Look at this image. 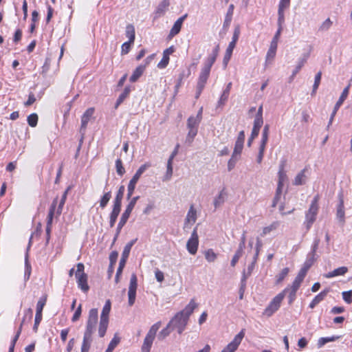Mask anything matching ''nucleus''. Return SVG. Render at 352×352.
I'll list each match as a JSON object with an SVG mask.
<instances>
[{
  "label": "nucleus",
  "instance_id": "39448f33",
  "mask_svg": "<svg viewBox=\"0 0 352 352\" xmlns=\"http://www.w3.org/2000/svg\"><path fill=\"white\" fill-rule=\"evenodd\" d=\"M289 288H285L280 293L276 295L270 302L268 306L265 309L263 315L270 317L275 313L280 307V304L284 299Z\"/></svg>",
  "mask_w": 352,
  "mask_h": 352
},
{
  "label": "nucleus",
  "instance_id": "2f4dec72",
  "mask_svg": "<svg viewBox=\"0 0 352 352\" xmlns=\"http://www.w3.org/2000/svg\"><path fill=\"white\" fill-rule=\"evenodd\" d=\"M277 47L278 44L275 43V42H271L270 48L266 55L267 60L274 59L276 56Z\"/></svg>",
  "mask_w": 352,
  "mask_h": 352
},
{
  "label": "nucleus",
  "instance_id": "a211bd4d",
  "mask_svg": "<svg viewBox=\"0 0 352 352\" xmlns=\"http://www.w3.org/2000/svg\"><path fill=\"white\" fill-rule=\"evenodd\" d=\"M227 192L226 190V188H223L219 192V194L214 199L213 204L215 209L220 207L225 202Z\"/></svg>",
  "mask_w": 352,
  "mask_h": 352
},
{
  "label": "nucleus",
  "instance_id": "774afa93",
  "mask_svg": "<svg viewBox=\"0 0 352 352\" xmlns=\"http://www.w3.org/2000/svg\"><path fill=\"white\" fill-rule=\"evenodd\" d=\"M118 257V252L117 251H113L109 255V265H113L116 263Z\"/></svg>",
  "mask_w": 352,
  "mask_h": 352
},
{
  "label": "nucleus",
  "instance_id": "8fccbe9b",
  "mask_svg": "<svg viewBox=\"0 0 352 352\" xmlns=\"http://www.w3.org/2000/svg\"><path fill=\"white\" fill-rule=\"evenodd\" d=\"M116 168L118 175L122 176L125 173V169L122 166V162L120 159H117L116 161Z\"/></svg>",
  "mask_w": 352,
  "mask_h": 352
},
{
  "label": "nucleus",
  "instance_id": "de8ad7c7",
  "mask_svg": "<svg viewBox=\"0 0 352 352\" xmlns=\"http://www.w3.org/2000/svg\"><path fill=\"white\" fill-rule=\"evenodd\" d=\"M265 146H266V144L260 143V146H259V148H258V153L257 158H256V162L258 164H261L262 162V160H263V158L264 156Z\"/></svg>",
  "mask_w": 352,
  "mask_h": 352
},
{
  "label": "nucleus",
  "instance_id": "dca6fc26",
  "mask_svg": "<svg viewBox=\"0 0 352 352\" xmlns=\"http://www.w3.org/2000/svg\"><path fill=\"white\" fill-rule=\"evenodd\" d=\"M197 307V304L195 302L194 299H191L185 308L179 312H182V316L189 320L190 315L193 313Z\"/></svg>",
  "mask_w": 352,
  "mask_h": 352
},
{
  "label": "nucleus",
  "instance_id": "20e7f679",
  "mask_svg": "<svg viewBox=\"0 0 352 352\" xmlns=\"http://www.w3.org/2000/svg\"><path fill=\"white\" fill-rule=\"evenodd\" d=\"M139 198H140L139 196L133 197L131 199L129 204L126 206V208L124 212L122 214L120 221L118 224L117 229H116V233L115 237L113 239V243H114L116 241L118 235L120 233L122 228H123V226L126 224V221H128V219L130 217V214H131L137 201L139 199Z\"/></svg>",
  "mask_w": 352,
  "mask_h": 352
},
{
  "label": "nucleus",
  "instance_id": "0e129e2a",
  "mask_svg": "<svg viewBox=\"0 0 352 352\" xmlns=\"http://www.w3.org/2000/svg\"><path fill=\"white\" fill-rule=\"evenodd\" d=\"M229 96V89H225L221 96V98L218 102V106H221L225 103Z\"/></svg>",
  "mask_w": 352,
  "mask_h": 352
},
{
  "label": "nucleus",
  "instance_id": "0eeeda50",
  "mask_svg": "<svg viewBox=\"0 0 352 352\" xmlns=\"http://www.w3.org/2000/svg\"><path fill=\"white\" fill-rule=\"evenodd\" d=\"M161 326V322L159 321L151 326L148 331L142 346V352H150L153 340L158 329Z\"/></svg>",
  "mask_w": 352,
  "mask_h": 352
},
{
  "label": "nucleus",
  "instance_id": "f257e3e1",
  "mask_svg": "<svg viewBox=\"0 0 352 352\" xmlns=\"http://www.w3.org/2000/svg\"><path fill=\"white\" fill-rule=\"evenodd\" d=\"M98 320V309L93 308L89 310L86 329L83 336L81 346V352H89L92 342V335L96 330V326Z\"/></svg>",
  "mask_w": 352,
  "mask_h": 352
},
{
  "label": "nucleus",
  "instance_id": "f03ea898",
  "mask_svg": "<svg viewBox=\"0 0 352 352\" xmlns=\"http://www.w3.org/2000/svg\"><path fill=\"white\" fill-rule=\"evenodd\" d=\"M219 52V45H217L212 50V53L207 58L203 68L200 72L198 79L199 88H204L209 78L211 67L216 61Z\"/></svg>",
  "mask_w": 352,
  "mask_h": 352
},
{
  "label": "nucleus",
  "instance_id": "c9c22d12",
  "mask_svg": "<svg viewBox=\"0 0 352 352\" xmlns=\"http://www.w3.org/2000/svg\"><path fill=\"white\" fill-rule=\"evenodd\" d=\"M235 46L236 45H234L229 43L223 57V63L225 64V65H227L228 61L230 60Z\"/></svg>",
  "mask_w": 352,
  "mask_h": 352
},
{
  "label": "nucleus",
  "instance_id": "4be33fe9",
  "mask_svg": "<svg viewBox=\"0 0 352 352\" xmlns=\"http://www.w3.org/2000/svg\"><path fill=\"white\" fill-rule=\"evenodd\" d=\"M146 69V65H140L135 68L132 75L129 78V80L132 82L137 81L143 74Z\"/></svg>",
  "mask_w": 352,
  "mask_h": 352
},
{
  "label": "nucleus",
  "instance_id": "37998d69",
  "mask_svg": "<svg viewBox=\"0 0 352 352\" xmlns=\"http://www.w3.org/2000/svg\"><path fill=\"white\" fill-rule=\"evenodd\" d=\"M135 241H131L129 243H128L124 248L123 252L122 253V258H124L126 259L128 258L131 248L134 244Z\"/></svg>",
  "mask_w": 352,
  "mask_h": 352
},
{
  "label": "nucleus",
  "instance_id": "6ab92c4d",
  "mask_svg": "<svg viewBox=\"0 0 352 352\" xmlns=\"http://www.w3.org/2000/svg\"><path fill=\"white\" fill-rule=\"evenodd\" d=\"M94 113V109L91 107L86 110V111L83 113L81 118V130L85 129L87 128V125Z\"/></svg>",
  "mask_w": 352,
  "mask_h": 352
},
{
  "label": "nucleus",
  "instance_id": "5fc2aeb1",
  "mask_svg": "<svg viewBox=\"0 0 352 352\" xmlns=\"http://www.w3.org/2000/svg\"><path fill=\"white\" fill-rule=\"evenodd\" d=\"M25 318H28V321H30L32 320V309L31 308H29V309H28L25 311L24 316L23 318V320L21 321V323L20 324V327H19V329L18 331H19L20 329L21 330L22 329V326L25 323Z\"/></svg>",
  "mask_w": 352,
  "mask_h": 352
},
{
  "label": "nucleus",
  "instance_id": "b1692460",
  "mask_svg": "<svg viewBox=\"0 0 352 352\" xmlns=\"http://www.w3.org/2000/svg\"><path fill=\"white\" fill-rule=\"evenodd\" d=\"M348 272V268L346 267H340L337 269H335L332 272H330L324 275V276L327 278H333L337 276L344 275Z\"/></svg>",
  "mask_w": 352,
  "mask_h": 352
},
{
  "label": "nucleus",
  "instance_id": "bf43d9fd",
  "mask_svg": "<svg viewBox=\"0 0 352 352\" xmlns=\"http://www.w3.org/2000/svg\"><path fill=\"white\" fill-rule=\"evenodd\" d=\"M133 44V43H130V41L124 43L121 47V54H128L131 50V46Z\"/></svg>",
  "mask_w": 352,
  "mask_h": 352
},
{
  "label": "nucleus",
  "instance_id": "473e14b6",
  "mask_svg": "<svg viewBox=\"0 0 352 352\" xmlns=\"http://www.w3.org/2000/svg\"><path fill=\"white\" fill-rule=\"evenodd\" d=\"M120 342V338L118 336L117 333L114 335V337L111 340L110 343L108 345L107 349L104 352H112L114 349L118 346V344Z\"/></svg>",
  "mask_w": 352,
  "mask_h": 352
},
{
  "label": "nucleus",
  "instance_id": "cd10ccee",
  "mask_svg": "<svg viewBox=\"0 0 352 352\" xmlns=\"http://www.w3.org/2000/svg\"><path fill=\"white\" fill-rule=\"evenodd\" d=\"M319 199H320V196L318 195H316L314 197V199L311 201V204L309 206V208L307 211L309 213L313 214L314 215L317 216L318 209H319V206H318Z\"/></svg>",
  "mask_w": 352,
  "mask_h": 352
},
{
  "label": "nucleus",
  "instance_id": "1a4fd4ad",
  "mask_svg": "<svg viewBox=\"0 0 352 352\" xmlns=\"http://www.w3.org/2000/svg\"><path fill=\"white\" fill-rule=\"evenodd\" d=\"M138 287V279L135 274H132L130 278V283L128 291L129 305L132 306L135 303L136 290Z\"/></svg>",
  "mask_w": 352,
  "mask_h": 352
},
{
  "label": "nucleus",
  "instance_id": "58836bf2",
  "mask_svg": "<svg viewBox=\"0 0 352 352\" xmlns=\"http://www.w3.org/2000/svg\"><path fill=\"white\" fill-rule=\"evenodd\" d=\"M337 338H338V337H336V336L320 338L318 340V343H317L318 347L320 348V347L323 346L325 344H327L329 342L335 341Z\"/></svg>",
  "mask_w": 352,
  "mask_h": 352
},
{
  "label": "nucleus",
  "instance_id": "72a5a7b5",
  "mask_svg": "<svg viewBox=\"0 0 352 352\" xmlns=\"http://www.w3.org/2000/svg\"><path fill=\"white\" fill-rule=\"evenodd\" d=\"M280 225L279 221H274L272 222L269 226H266L263 228V232L261 233V236H263L267 234H269L270 232L276 230Z\"/></svg>",
  "mask_w": 352,
  "mask_h": 352
},
{
  "label": "nucleus",
  "instance_id": "f704fd0d",
  "mask_svg": "<svg viewBox=\"0 0 352 352\" xmlns=\"http://www.w3.org/2000/svg\"><path fill=\"white\" fill-rule=\"evenodd\" d=\"M316 219V216L313 214H310L308 212L305 214V224L306 226L307 230H309L314 221Z\"/></svg>",
  "mask_w": 352,
  "mask_h": 352
},
{
  "label": "nucleus",
  "instance_id": "393cba45",
  "mask_svg": "<svg viewBox=\"0 0 352 352\" xmlns=\"http://www.w3.org/2000/svg\"><path fill=\"white\" fill-rule=\"evenodd\" d=\"M285 168V161H282L281 163L279 165V170H278V184L283 185L284 183L287 180V176L284 170Z\"/></svg>",
  "mask_w": 352,
  "mask_h": 352
},
{
  "label": "nucleus",
  "instance_id": "4d7b16f0",
  "mask_svg": "<svg viewBox=\"0 0 352 352\" xmlns=\"http://www.w3.org/2000/svg\"><path fill=\"white\" fill-rule=\"evenodd\" d=\"M343 300L348 304L352 302V290L343 292L342 293Z\"/></svg>",
  "mask_w": 352,
  "mask_h": 352
},
{
  "label": "nucleus",
  "instance_id": "7c9ffc66",
  "mask_svg": "<svg viewBox=\"0 0 352 352\" xmlns=\"http://www.w3.org/2000/svg\"><path fill=\"white\" fill-rule=\"evenodd\" d=\"M126 36L129 38L130 43H134L135 38V32L134 26L131 24L126 27Z\"/></svg>",
  "mask_w": 352,
  "mask_h": 352
},
{
  "label": "nucleus",
  "instance_id": "4468645a",
  "mask_svg": "<svg viewBox=\"0 0 352 352\" xmlns=\"http://www.w3.org/2000/svg\"><path fill=\"white\" fill-rule=\"evenodd\" d=\"M187 14L179 17L173 24V26L170 30L169 34L168 36L169 39L173 38L175 36L178 34L182 29V24L187 17Z\"/></svg>",
  "mask_w": 352,
  "mask_h": 352
},
{
  "label": "nucleus",
  "instance_id": "13d9d810",
  "mask_svg": "<svg viewBox=\"0 0 352 352\" xmlns=\"http://www.w3.org/2000/svg\"><path fill=\"white\" fill-rule=\"evenodd\" d=\"M290 6V0H280L278 11H283Z\"/></svg>",
  "mask_w": 352,
  "mask_h": 352
},
{
  "label": "nucleus",
  "instance_id": "a878e982",
  "mask_svg": "<svg viewBox=\"0 0 352 352\" xmlns=\"http://www.w3.org/2000/svg\"><path fill=\"white\" fill-rule=\"evenodd\" d=\"M328 293V290L325 289L320 292L318 295H316L312 301L309 304V307L311 309H314L318 303H320L322 300H324L325 296Z\"/></svg>",
  "mask_w": 352,
  "mask_h": 352
},
{
  "label": "nucleus",
  "instance_id": "c03bdc74",
  "mask_svg": "<svg viewBox=\"0 0 352 352\" xmlns=\"http://www.w3.org/2000/svg\"><path fill=\"white\" fill-rule=\"evenodd\" d=\"M316 260V257L308 254L307 258L302 267L305 268L307 270H309V268L313 265V264L314 263Z\"/></svg>",
  "mask_w": 352,
  "mask_h": 352
},
{
  "label": "nucleus",
  "instance_id": "864d4df0",
  "mask_svg": "<svg viewBox=\"0 0 352 352\" xmlns=\"http://www.w3.org/2000/svg\"><path fill=\"white\" fill-rule=\"evenodd\" d=\"M237 156L238 155L232 154L231 158L228 160V171L232 170L234 168V166L236 165V163L238 161V157Z\"/></svg>",
  "mask_w": 352,
  "mask_h": 352
},
{
  "label": "nucleus",
  "instance_id": "9b49d317",
  "mask_svg": "<svg viewBox=\"0 0 352 352\" xmlns=\"http://www.w3.org/2000/svg\"><path fill=\"white\" fill-rule=\"evenodd\" d=\"M245 336V329L241 331L235 336L233 340L230 342L221 352H234L241 344Z\"/></svg>",
  "mask_w": 352,
  "mask_h": 352
},
{
  "label": "nucleus",
  "instance_id": "603ef678",
  "mask_svg": "<svg viewBox=\"0 0 352 352\" xmlns=\"http://www.w3.org/2000/svg\"><path fill=\"white\" fill-rule=\"evenodd\" d=\"M197 134V129H189V131L186 139V142H188L189 144H191Z\"/></svg>",
  "mask_w": 352,
  "mask_h": 352
},
{
  "label": "nucleus",
  "instance_id": "a18cd8bd",
  "mask_svg": "<svg viewBox=\"0 0 352 352\" xmlns=\"http://www.w3.org/2000/svg\"><path fill=\"white\" fill-rule=\"evenodd\" d=\"M111 198V192H107L104 194V195L102 197L100 201V206L102 208H104L109 201V200Z\"/></svg>",
  "mask_w": 352,
  "mask_h": 352
},
{
  "label": "nucleus",
  "instance_id": "680f3d73",
  "mask_svg": "<svg viewBox=\"0 0 352 352\" xmlns=\"http://www.w3.org/2000/svg\"><path fill=\"white\" fill-rule=\"evenodd\" d=\"M243 250H240L239 249H238L236 252V253L234 254L232 261H231V265L232 267H234L236 263L238 262L239 258L242 256L243 254Z\"/></svg>",
  "mask_w": 352,
  "mask_h": 352
},
{
  "label": "nucleus",
  "instance_id": "c756f323",
  "mask_svg": "<svg viewBox=\"0 0 352 352\" xmlns=\"http://www.w3.org/2000/svg\"><path fill=\"white\" fill-rule=\"evenodd\" d=\"M124 190H125V188H124V186H120L119 187V189H118V190L117 192L116 196L114 201H113V204L114 205H116V206H118L121 207V206H122V198H123V196H124Z\"/></svg>",
  "mask_w": 352,
  "mask_h": 352
},
{
  "label": "nucleus",
  "instance_id": "412c9836",
  "mask_svg": "<svg viewBox=\"0 0 352 352\" xmlns=\"http://www.w3.org/2000/svg\"><path fill=\"white\" fill-rule=\"evenodd\" d=\"M57 202H58L57 198L54 199L50 207L48 215L47 217L46 227H52V226L53 218H54L55 210L56 208Z\"/></svg>",
  "mask_w": 352,
  "mask_h": 352
},
{
  "label": "nucleus",
  "instance_id": "5701e85b",
  "mask_svg": "<svg viewBox=\"0 0 352 352\" xmlns=\"http://www.w3.org/2000/svg\"><path fill=\"white\" fill-rule=\"evenodd\" d=\"M121 207L114 205L113 206V210L110 214L109 217V226L111 228H113L115 226L117 218L120 212Z\"/></svg>",
  "mask_w": 352,
  "mask_h": 352
},
{
  "label": "nucleus",
  "instance_id": "c85d7f7f",
  "mask_svg": "<svg viewBox=\"0 0 352 352\" xmlns=\"http://www.w3.org/2000/svg\"><path fill=\"white\" fill-rule=\"evenodd\" d=\"M197 220V212L195 209L194 208L193 206L192 205L190 207V209L187 213L186 219H185V224L187 223H195Z\"/></svg>",
  "mask_w": 352,
  "mask_h": 352
},
{
  "label": "nucleus",
  "instance_id": "ea45409f",
  "mask_svg": "<svg viewBox=\"0 0 352 352\" xmlns=\"http://www.w3.org/2000/svg\"><path fill=\"white\" fill-rule=\"evenodd\" d=\"M172 331L173 330L171 329L170 325L169 324V323H168L166 327L160 332L158 335V339L162 340H164L165 338L169 336Z\"/></svg>",
  "mask_w": 352,
  "mask_h": 352
},
{
  "label": "nucleus",
  "instance_id": "79ce46f5",
  "mask_svg": "<svg viewBox=\"0 0 352 352\" xmlns=\"http://www.w3.org/2000/svg\"><path fill=\"white\" fill-rule=\"evenodd\" d=\"M199 123H200V121L198 119H196L193 116H190L188 119L187 126H188V129H197V126Z\"/></svg>",
  "mask_w": 352,
  "mask_h": 352
},
{
  "label": "nucleus",
  "instance_id": "7ed1b4c3",
  "mask_svg": "<svg viewBox=\"0 0 352 352\" xmlns=\"http://www.w3.org/2000/svg\"><path fill=\"white\" fill-rule=\"evenodd\" d=\"M111 308V303L110 300H107L102 308L99 327H98V336L100 338H103L106 333L108 325H109V316Z\"/></svg>",
  "mask_w": 352,
  "mask_h": 352
},
{
  "label": "nucleus",
  "instance_id": "423d86ee",
  "mask_svg": "<svg viewBox=\"0 0 352 352\" xmlns=\"http://www.w3.org/2000/svg\"><path fill=\"white\" fill-rule=\"evenodd\" d=\"M76 267L77 270L75 272V276L78 286L84 293H87L89 289V286L87 283V274L84 272V264L82 263H78Z\"/></svg>",
  "mask_w": 352,
  "mask_h": 352
},
{
  "label": "nucleus",
  "instance_id": "3c124183",
  "mask_svg": "<svg viewBox=\"0 0 352 352\" xmlns=\"http://www.w3.org/2000/svg\"><path fill=\"white\" fill-rule=\"evenodd\" d=\"M289 271V270L288 267H285L284 269L282 270V271L276 276V277H277L276 283L277 284L281 283L284 280V278L287 276Z\"/></svg>",
  "mask_w": 352,
  "mask_h": 352
},
{
  "label": "nucleus",
  "instance_id": "f3484780",
  "mask_svg": "<svg viewBox=\"0 0 352 352\" xmlns=\"http://www.w3.org/2000/svg\"><path fill=\"white\" fill-rule=\"evenodd\" d=\"M151 166V164L150 162H146L144 164H142L136 171L135 175L133 176L131 179L130 180L131 182L134 183L135 184H137L138 182L140 177L141 175L144 173V171L150 168Z\"/></svg>",
  "mask_w": 352,
  "mask_h": 352
},
{
  "label": "nucleus",
  "instance_id": "4c0bfd02",
  "mask_svg": "<svg viewBox=\"0 0 352 352\" xmlns=\"http://www.w3.org/2000/svg\"><path fill=\"white\" fill-rule=\"evenodd\" d=\"M246 280L247 276L245 272H244L243 274V276L241 280V286L239 288V299L242 300L243 298V294L246 287Z\"/></svg>",
  "mask_w": 352,
  "mask_h": 352
},
{
  "label": "nucleus",
  "instance_id": "6e6d98bb",
  "mask_svg": "<svg viewBox=\"0 0 352 352\" xmlns=\"http://www.w3.org/2000/svg\"><path fill=\"white\" fill-rule=\"evenodd\" d=\"M241 30L239 26L235 27L234 30V33L232 36V41L230 43V44L236 45L237 41L239 40L240 36Z\"/></svg>",
  "mask_w": 352,
  "mask_h": 352
},
{
  "label": "nucleus",
  "instance_id": "052dcab7",
  "mask_svg": "<svg viewBox=\"0 0 352 352\" xmlns=\"http://www.w3.org/2000/svg\"><path fill=\"white\" fill-rule=\"evenodd\" d=\"M243 148V143L235 142L234 148L232 154L240 155Z\"/></svg>",
  "mask_w": 352,
  "mask_h": 352
},
{
  "label": "nucleus",
  "instance_id": "49530a36",
  "mask_svg": "<svg viewBox=\"0 0 352 352\" xmlns=\"http://www.w3.org/2000/svg\"><path fill=\"white\" fill-rule=\"evenodd\" d=\"M269 131H270L269 124H265L263 129L261 143L267 144V141H268Z\"/></svg>",
  "mask_w": 352,
  "mask_h": 352
},
{
  "label": "nucleus",
  "instance_id": "09e8293b",
  "mask_svg": "<svg viewBox=\"0 0 352 352\" xmlns=\"http://www.w3.org/2000/svg\"><path fill=\"white\" fill-rule=\"evenodd\" d=\"M28 124L34 127L36 126L38 122V116L36 113H32L30 116H28L27 119Z\"/></svg>",
  "mask_w": 352,
  "mask_h": 352
},
{
  "label": "nucleus",
  "instance_id": "338daca9",
  "mask_svg": "<svg viewBox=\"0 0 352 352\" xmlns=\"http://www.w3.org/2000/svg\"><path fill=\"white\" fill-rule=\"evenodd\" d=\"M135 185L134 183H132L129 181V183L128 184V187H127V196H126V198L127 199H130L133 192H134V190L135 188Z\"/></svg>",
  "mask_w": 352,
  "mask_h": 352
},
{
  "label": "nucleus",
  "instance_id": "e2e57ef3",
  "mask_svg": "<svg viewBox=\"0 0 352 352\" xmlns=\"http://www.w3.org/2000/svg\"><path fill=\"white\" fill-rule=\"evenodd\" d=\"M173 175V163L167 162V169L164 180H169Z\"/></svg>",
  "mask_w": 352,
  "mask_h": 352
},
{
  "label": "nucleus",
  "instance_id": "e433bc0d",
  "mask_svg": "<svg viewBox=\"0 0 352 352\" xmlns=\"http://www.w3.org/2000/svg\"><path fill=\"white\" fill-rule=\"evenodd\" d=\"M131 89H124V91L119 96L114 109H117L118 107L124 102V100L129 96Z\"/></svg>",
  "mask_w": 352,
  "mask_h": 352
},
{
  "label": "nucleus",
  "instance_id": "f8f14e48",
  "mask_svg": "<svg viewBox=\"0 0 352 352\" xmlns=\"http://www.w3.org/2000/svg\"><path fill=\"white\" fill-rule=\"evenodd\" d=\"M45 303H46V297L40 298L37 302L36 311V315H35V319H34V324L33 327V330L35 332L37 331L39 323L41 322V321L42 320V311H43V307H44Z\"/></svg>",
  "mask_w": 352,
  "mask_h": 352
},
{
  "label": "nucleus",
  "instance_id": "ddd939ff",
  "mask_svg": "<svg viewBox=\"0 0 352 352\" xmlns=\"http://www.w3.org/2000/svg\"><path fill=\"white\" fill-rule=\"evenodd\" d=\"M339 204L337 206L336 218L338 219L340 225L342 227L345 223V212L344 206L343 194L338 195Z\"/></svg>",
  "mask_w": 352,
  "mask_h": 352
},
{
  "label": "nucleus",
  "instance_id": "9d476101",
  "mask_svg": "<svg viewBox=\"0 0 352 352\" xmlns=\"http://www.w3.org/2000/svg\"><path fill=\"white\" fill-rule=\"evenodd\" d=\"M198 245L199 236L197 232V228H195L191 234V236L187 241L186 249L190 254L195 255L197 252Z\"/></svg>",
  "mask_w": 352,
  "mask_h": 352
},
{
  "label": "nucleus",
  "instance_id": "a19ab883",
  "mask_svg": "<svg viewBox=\"0 0 352 352\" xmlns=\"http://www.w3.org/2000/svg\"><path fill=\"white\" fill-rule=\"evenodd\" d=\"M217 255L212 249H208L205 252V258L210 263L214 262L217 259Z\"/></svg>",
  "mask_w": 352,
  "mask_h": 352
},
{
  "label": "nucleus",
  "instance_id": "6e6552de",
  "mask_svg": "<svg viewBox=\"0 0 352 352\" xmlns=\"http://www.w3.org/2000/svg\"><path fill=\"white\" fill-rule=\"evenodd\" d=\"M188 320V319L182 316V312H177L168 323L172 330L175 329L179 334H182L185 330Z\"/></svg>",
  "mask_w": 352,
  "mask_h": 352
},
{
  "label": "nucleus",
  "instance_id": "69168bd1",
  "mask_svg": "<svg viewBox=\"0 0 352 352\" xmlns=\"http://www.w3.org/2000/svg\"><path fill=\"white\" fill-rule=\"evenodd\" d=\"M169 62V57L166 54H163V57L161 61L158 63L157 67L159 68H164L167 66Z\"/></svg>",
  "mask_w": 352,
  "mask_h": 352
},
{
  "label": "nucleus",
  "instance_id": "2eb2a0df",
  "mask_svg": "<svg viewBox=\"0 0 352 352\" xmlns=\"http://www.w3.org/2000/svg\"><path fill=\"white\" fill-rule=\"evenodd\" d=\"M31 242H32V236L30 239L29 245L28 247L27 252H26L25 258V272H24L25 283L29 280L30 275H31V272H32V267L28 261V250L31 245Z\"/></svg>",
  "mask_w": 352,
  "mask_h": 352
},
{
  "label": "nucleus",
  "instance_id": "bb28decb",
  "mask_svg": "<svg viewBox=\"0 0 352 352\" xmlns=\"http://www.w3.org/2000/svg\"><path fill=\"white\" fill-rule=\"evenodd\" d=\"M307 169H302L298 174L295 177L294 180V185L299 186L306 183L307 176L305 175Z\"/></svg>",
  "mask_w": 352,
  "mask_h": 352
},
{
  "label": "nucleus",
  "instance_id": "aec40b11",
  "mask_svg": "<svg viewBox=\"0 0 352 352\" xmlns=\"http://www.w3.org/2000/svg\"><path fill=\"white\" fill-rule=\"evenodd\" d=\"M169 5V0H163L162 2H160L155 12V17H160L164 15L166 11L167 10Z\"/></svg>",
  "mask_w": 352,
  "mask_h": 352
}]
</instances>
